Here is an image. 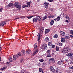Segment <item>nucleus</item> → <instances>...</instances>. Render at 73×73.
<instances>
[{
    "mask_svg": "<svg viewBox=\"0 0 73 73\" xmlns=\"http://www.w3.org/2000/svg\"><path fill=\"white\" fill-rule=\"evenodd\" d=\"M58 45H59V46H62V44L61 43H59Z\"/></svg>",
    "mask_w": 73,
    "mask_h": 73,
    "instance_id": "nucleus-40",
    "label": "nucleus"
},
{
    "mask_svg": "<svg viewBox=\"0 0 73 73\" xmlns=\"http://www.w3.org/2000/svg\"><path fill=\"white\" fill-rule=\"evenodd\" d=\"M66 61L67 62H68V60H67L66 59Z\"/></svg>",
    "mask_w": 73,
    "mask_h": 73,
    "instance_id": "nucleus-60",
    "label": "nucleus"
},
{
    "mask_svg": "<svg viewBox=\"0 0 73 73\" xmlns=\"http://www.w3.org/2000/svg\"><path fill=\"white\" fill-rule=\"evenodd\" d=\"M56 72H58V69L56 68Z\"/></svg>",
    "mask_w": 73,
    "mask_h": 73,
    "instance_id": "nucleus-46",
    "label": "nucleus"
},
{
    "mask_svg": "<svg viewBox=\"0 0 73 73\" xmlns=\"http://www.w3.org/2000/svg\"><path fill=\"white\" fill-rule=\"evenodd\" d=\"M55 21H59L60 20V16H58L56 18L54 19Z\"/></svg>",
    "mask_w": 73,
    "mask_h": 73,
    "instance_id": "nucleus-10",
    "label": "nucleus"
},
{
    "mask_svg": "<svg viewBox=\"0 0 73 73\" xmlns=\"http://www.w3.org/2000/svg\"><path fill=\"white\" fill-rule=\"evenodd\" d=\"M37 1L38 2H39V1H40V0H37Z\"/></svg>",
    "mask_w": 73,
    "mask_h": 73,
    "instance_id": "nucleus-64",
    "label": "nucleus"
},
{
    "mask_svg": "<svg viewBox=\"0 0 73 73\" xmlns=\"http://www.w3.org/2000/svg\"><path fill=\"white\" fill-rule=\"evenodd\" d=\"M54 23V21L52 20L51 21V22L50 23V24L51 25H53V23Z\"/></svg>",
    "mask_w": 73,
    "mask_h": 73,
    "instance_id": "nucleus-28",
    "label": "nucleus"
},
{
    "mask_svg": "<svg viewBox=\"0 0 73 73\" xmlns=\"http://www.w3.org/2000/svg\"><path fill=\"white\" fill-rule=\"evenodd\" d=\"M21 73H24V72H23V71H22L21 72Z\"/></svg>",
    "mask_w": 73,
    "mask_h": 73,
    "instance_id": "nucleus-58",
    "label": "nucleus"
},
{
    "mask_svg": "<svg viewBox=\"0 0 73 73\" xmlns=\"http://www.w3.org/2000/svg\"><path fill=\"white\" fill-rule=\"evenodd\" d=\"M1 23H0V27H1Z\"/></svg>",
    "mask_w": 73,
    "mask_h": 73,
    "instance_id": "nucleus-62",
    "label": "nucleus"
},
{
    "mask_svg": "<svg viewBox=\"0 0 73 73\" xmlns=\"http://www.w3.org/2000/svg\"><path fill=\"white\" fill-rule=\"evenodd\" d=\"M33 17V16H30V17H27V19H31V18H32Z\"/></svg>",
    "mask_w": 73,
    "mask_h": 73,
    "instance_id": "nucleus-42",
    "label": "nucleus"
},
{
    "mask_svg": "<svg viewBox=\"0 0 73 73\" xmlns=\"http://www.w3.org/2000/svg\"><path fill=\"white\" fill-rule=\"evenodd\" d=\"M70 36L71 37H72H72H73V35H70Z\"/></svg>",
    "mask_w": 73,
    "mask_h": 73,
    "instance_id": "nucleus-57",
    "label": "nucleus"
},
{
    "mask_svg": "<svg viewBox=\"0 0 73 73\" xmlns=\"http://www.w3.org/2000/svg\"><path fill=\"white\" fill-rule=\"evenodd\" d=\"M51 46L52 48H55V45L53 44L51 45Z\"/></svg>",
    "mask_w": 73,
    "mask_h": 73,
    "instance_id": "nucleus-44",
    "label": "nucleus"
},
{
    "mask_svg": "<svg viewBox=\"0 0 73 73\" xmlns=\"http://www.w3.org/2000/svg\"><path fill=\"white\" fill-rule=\"evenodd\" d=\"M50 51L49 50H47L46 51V54H50Z\"/></svg>",
    "mask_w": 73,
    "mask_h": 73,
    "instance_id": "nucleus-35",
    "label": "nucleus"
},
{
    "mask_svg": "<svg viewBox=\"0 0 73 73\" xmlns=\"http://www.w3.org/2000/svg\"><path fill=\"white\" fill-rule=\"evenodd\" d=\"M1 57H0V62L1 61Z\"/></svg>",
    "mask_w": 73,
    "mask_h": 73,
    "instance_id": "nucleus-63",
    "label": "nucleus"
},
{
    "mask_svg": "<svg viewBox=\"0 0 73 73\" xmlns=\"http://www.w3.org/2000/svg\"><path fill=\"white\" fill-rule=\"evenodd\" d=\"M38 52V50H37L35 51L33 53V55H35L36 53H37V52Z\"/></svg>",
    "mask_w": 73,
    "mask_h": 73,
    "instance_id": "nucleus-17",
    "label": "nucleus"
},
{
    "mask_svg": "<svg viewBox=\"0 0 73 73\" xmlns=\"http://www.w3.org/2000/svg\"><path fill=\"white\" fill-rule=\"evenodd\" d=\"M33 22L34 23H36L37 21V19L36 18H33Z\"/></svg>",
    "mask_w": 73,
    "mask_h": 73,
    "instance_id": "nucleus-21",
    "label": "nucleus"
},
{
    "mask_svg": "<svg viewBox=\"0 0 73 73\" xmlns=\"http://www.w3.org/2000/svg\"><path fill=\"white\" fill-rule=\"evenodd\" d=\"M42 18V20H45V19H47V16L45 15V16L43 17Z\"/></svg>",
    "mask_w": 73,
    "mask_h": 73,
    "instance_id": "nucleus-23",
    "label": "nucleus"
},
{
    "mask_svg": "<svg viewBox=\"0 0 73 73\" xmlns=\"http://www.w3.org/2000/svg\"><path fill=\"white\" fill-rule=\"evenodd\" d=\"M51 16L52 17V18H53V17H54V15H51Z\"/></svg>",
    "mask_w": 73,
    "mask_h": 73,
    "instance_id": "nucleus-55",
    "label": "nucleus"
},
{
    "mask_svg": "<svg viewBox=\"0 0 73 73\" xmlns=\"http://www.w3.org/2000/svg\"><path fill=\"white\" fill-rule=\"evenodd\" d=\"M13 6V4L12 3H9L8 5L7 6V8H10V7H12Z\"/></svg>",
    "mask_w": 73,
    "mask_h": 73,
    "instance_id": "nucleus-9",
    "label": "nucleus"
},
{
    "mask_svg": "<svg viewBox=\"0 0 73 73\" xmlns=\"http://www.w3.org/2000/svg\"><path fill=\"white\" fill-rule=\"evenodd\" d=\"M70 50V48H65L62 50V52L64 53H68Z\"/></svg>",
    "mask_w": 73,
    "mask_h": 73,
    "instance_id": "nucleus-3",
    "label": "nucleus"
},
{
    "mask_svg": "<svg viewBox=\"0 0 73 73\" xmlns=\"http://www.w3.org/2000/svg\"><path fill=\"white\" fill-rule=\"evenodd\" d=\"M47 54V56L48 57H51V56L50 55V54Z\"/></svg>",
    "mask_w": 73,
    "mask_h": 73,
    "instance_id": "nucleus-31",
    "label": "nucleus"
},
{
    "mask_svg": "<svg viewBox=\"0 0 73 73\" xmlns=\"http://www.w3.org/2000/svg\"><path fill=\"white\" fill-rule=\"evenodd\" d=\"M56 50L57 51H58V50H59V48L58 46H56Z\"/></svg>",
    "mask_w": 73,
    "mask_h": 73,
    "instance_id": "nucleus-39",
    "label": "nucleus"
},
{
    "mask_svg": "<svg viewBox=\"0 0 73 73\" xmlns=\"http://www.w3.org/2000/svg\"><path fill=\"white\" fill-rule=\"evenodd\" d=\"M50 70L51 72H54L55 69L52 66H51L50 67Z\"/></svg>",
    "mask_w": 73,
    "mask_h": 73,
    "instance_id": "nucleus-6",
    "label": "nucleus"
},
{
    "mask_svg": "<svg viewBox=\"0 0 73 73\" xmlns=\"http://www.w3.org/2000/svg\"><path fill=\"white\" fill-rule=\"evenodd\" d=\"M50 31V29H46L45 31V34H46H46H47L48 33V32H49Z\"/></svg>",
    "mask_w": 73,
    "mask_h": 73,
    "instance_id": "nucleus-11",
    "label": "nucleus"
},
{
    "mask_svg": "<svg viewBox=\"0 0 73 73\" xmlns=\"http://www.w3.org/2000/svg\"><path fill=\"white\" fill-rule=\"evenodd\" d=\"M48 1H49V2H53V0H47Z\"/></svg>",
    "mask_w": 73,
    "mask_h": 73,
    "instance_id": "nucleus-48",
    "label": "nucleus"
},
{
    "mask_svg": "<svg viewBox=\"0 0 73 73\" xmlns=\"http://www.w3.org/2000/svg\"><path fill=\"white\" fill-rule=\"evenodd\" d=\"M70 33H71V35H73V31L71 30L70 31Z\"/></svg>",
    "mask_w": 73,
    "mask_h": 73,
    "instance_id": "nucleus-43",
    "label": "nucleus"
},
{
    "mask_svg": "<svg viewBox=\"0 0 73 73\" xmlns=\"http://www.w3.org/2000/svg\"><path fill=\"white\" fill-rule=\"evenodd\" d=\"M23 54L21 52H19L16 55H15L13 56V60H16L17 58L20 57Z\"/></svg>",
    "mask_w": 73,
    "mask_h": 73,
    "instance_id": "nucleus-1",
    "label": "nucleus"
},
{
    "mask_svg": "<svg viewBox=\"0 0 73 73\" xmlns=\"http://www.w3.org/2000/svg\"><path fill=\"white\" fill-rule=\"evenodd\" d=\"M31 50H27L26 51V52L27 53H28V54H30V53H31Z\"/></svg>",
    "mask_w": 73,
    "mask_h": 73,
    "instance_id": "nucleus-20",
    "label": "nucleus"
},
{
    "mask_svg": "<svg viewBox=\"0 0 73 73\" xmlns=\"http://www.w3.org/2000/svg\"><path fill=\"white\" fill-rule=\"evenodd\" d=\"M37 37H38V43L40 42V34L38 33L37 35Z\"/></svg>",
    "mask_w": 73,
    "mask_h": 73,
    "instance_id": "nucleus-7",
    "label": "nucleus"
},
{
    "mask_svg": "<svg viewBox=\"0 0 73 73\" xmlns=\"http://www.w3.org/2000/svg\"><path fill=\"white\" fill-rule=\"evenodd\" d=\"M36 19H37L38 21H41V18H40L38 16H36Z\"/></svg>",
    "mask_w": 73,
    "mask_h": 73,
    "instance_id": "nucleus-15",
    "label": "nucleus"
},
{
    "mask_svg": "<svg viewBox=\"0 0 73 73\" xmlns=\"http://www.w3.org/2000/svg\"><path fill=\"white\" fill-rule=\"evenodd\" d=\"M67 17V15H64V17H65V18H66Z\"/></svg>",
    "mask_w": 73,
    "mask_h": 73,
    "instance_id": "nucleus-54",
    "label": "nucleus"
},
{
    "mask_svg": "<svg viewBox=\"0 0 73 73\" xmlns=\"http://www.w3.org/2000/svg\"><path fill=\"white\" fill-rule=\"evenodd\" d=\"M21 19H24V18H25V17L24 16H22V17H21Z\"/></svg>",
    "mask_w": 73,
    "mask_h": 73,
    "instance_id": "nucleus-51",
    "label": "nucleus"
},
{
    "mask_svg": "<svg viewBox=\"0 0 73 73\" xmlns=\"http://www.w3.org/2000/svg\"><path fill=\"white\" fill-rule=\"evenodd\" d=\"M5 69H6V67H4L3 68H2L1 69V70H4Z\"/></svg>",
    "mask_w": 73,
    "mask_h": 73,
    "instance_id": "nucleus-30",
    "label": "nucleus"
},
{
    "mask_svg": "<svg viewBox=\"0 0 73 73\" xmlns=\"http://www.w3.org/2000/svg\"><path fill=\"white\" fill-rule=\"evenodd\" d=\"M37 44L36 43L35 44L34 46V49H36L37 48Z\"/></svg>",
    "mask_w": 73,
    "mask_h": 73,
    "instance_id": "nucleus-27",
    "label": "nucleus"
},
{
    "mask_svg": "<svg viewBox=\"0 0 73 73\" xmlns=\"http://www.w3.org/2000/svg\"><path fill=\"white\" fill-rule=\"evenodd\" d=\"M65 18V19H66L68 20H70V18H69V17H68V16H67Z\"/></svg>",
    "mask_w": 73,
    "mask_h": 73,
    "instance_id": "nucleus-41",
    "label": "nucleus"
},
{
    "mask_svg": "<svg viewBox=\"0 0 73 73\" xmlns=\"http://www.w3.org/2000/svg\"><path fill=\"white\" fill-rule=\"evenodd\" d=\"M21 52L22 53L24 54L25 53V50H23L21 51Z\"/></svg>",
    "mask_w": 73,
    "mask_h": 73,
    "instance_id": "nucleus-38",
    "label": "nucleus"
},
{
    "mask_svg": "<svg viewBox=\"0 0 73 73\" xmlns=\"http://www.w3.org/2000/svg\"><path fill=\"white\" fill-rule=\"evenodd\" d=\"M64 38L66 39V40H67L68 39H69L70 38V37H69V36H66L64 37Z\"/></svg>",
    "mask_w": 73,
    "mask_h": 73,
    "instance_id": "nucleus-26",
    "label": "nucleus"
},
{
    "mask_svg": "<svg viewBox=\"0 0 73 73\" xmlns=\"http://www.w3.org/2000/svg\"><path fill=\"white\" fill-rule=\"evenodd\" d=\"M43 31H44V29L43 28H42L40 29V31H39V33H40L41 34L42 33V32H43Z\"/></svg>",
    "mask_w": 73,
    "mask_h": 73,
    "instance_id": "nucleus-19",
    "label": "nucleus"
},
{
    "mask_svg": "<svg viewBox=\"0 0 73 73\" xmlns=\"http://www.w3.org/2000/svg\"><path fill=\"white\" fill-rule=\"evenodd\" d=\"M9 62H12V58L11 57H9Z\"/></svg>",
    "mask_w": 73,
    "mask_h": 73,
    "instance_id": "nucleus-22",
    "label": "nucleus"
},
{
    "mask_svg": "<svg viewBox=\"0 0 73 73\" xmlns=\"http://www.w3.org/2000/svg\"><path fill=\"white\" fill-rule=\"evenodd\" d=\"M27 7H28V6L27 5H24L23 6V7L24 8H25Z\"/></svg>",
    "mask_w": 73,
    "mask_h": 73,
    "instance_id": "nucleus-34",
    "label": "nucleus"
},
{
    "mask_svg": "<svg viewBox=\"0 0 73 73\" xmlns=\"http://www.w3.org/2000/svg\"><path fill=\"white\" fill-rule=\"evenodd\" d=\"M1 25H2V26H4L6 24V23L5 21H3L1 22Z\"/></svg>",
    "mask_w": 73,
    "mask_h": 73,
    "instance_id": "nucleus-14",
    "label": "nucleus"
},
{
    "mask_svg": "<svg viewBox=\"0 0 73 73\" xmlns=\"http://www.w3.org/2000/svg\"><path fill=\"white\" fill-rule=\"evenodd\" d=\"M3 9L1 8L0 9V12H1L3 11Z\"/></svg>",
    "mask_w": 73,
    "mask_h": 73,
    "instance_id": "nucleus-45",
    "label": "nucleus"
},
{
    "mask_svg": "<svg viewBox=\"0 0 73 73\" xmlns=\"http://www.w3.org/2000/svg\"><path fill=\"white\" fill-rule=\"evenodd\" d=\"M44 4L46 5V6H48L49 5V3L47 2H45L44 3Z\"/></svg>",
    "mask_w": 73,
    "mask_h": 73,
    "instance_id": "nucleus-29",
    "label": "nucleus"
},
{
    "mask_svg": "<svg viewBox=\"0 0 73 73\" xmlns=\"http://www.w3.org/2000/svg\"><path fill=\"white\" fill-rule=\"evenodd\" d=\"M49 10H50V11H53V9H49Z\"/></svg>",
    "mask_w": 73,
    "mask_h": 73,
    "instance_id": "nucleus-56",
    "label": "nucleus"
},
{
    "mask_svg": "<svg viewBox=\"0 0 73 73\" xmlns=\"http://www.w3.org/2000/svg\"><path fill=\"white\" fill-rule=\"evenodd\" d=\"M20 2H16L15 3V7L19 10L21 9V5H20Z\"/></svg>",
    "mask_w": 73,
    "mask_h": 73,
    "instance_id": "nucleus-2",
    "label": "nucleus"
},
{
    "mask_svg": "<svg viewBox=\"0 0 73 73\" xmlns=\"http://www.w3.org/2000/svg\"><path fill=\"white\" fill-rule=\"evenodd\" d=\"M68 21H68V20H66L65 21V22H66V23H68Z\"/></svg>",
    "mask_w": 73,
    "mask_h": 73,
    "instance_id": "nucleus-53",
    "label": "nucleus"
},
{
    "mask_svg": "<svg viewBox=\"0 0 73 73\" xmlns=\"http://www.w3.org/2000/svg\"><path fill=\"white\" fill-rule=\"evenodd\" d=\"M31 2H28L27 3V4L28 6V7H30V6H31V5H30L31 4Z\"/></svg>",
    "mask_w": 73,
    "mask_h": 73,
    "instance_id": "nucleus-32",
    "label": "nucleus"
},
{
    "mask_svg": "<svg viewBox=\"0 0 73 73\" xmlns=\"http://www.w3.org/2000/svg\"><path fill=\"white\" fill-rule=\"evenodd\" d=\"M45 7L46 9H48V6H46Z\"/></svg>",
    "mask_w": 73,
    "mask_h": 73,
    "instance_id": "nucleus-52",
    "label": "nucleus"
},
{
    "mask_svg": "<svg viewBox=\"0 0 73 73\" xmlns=\"http://www.w3.org/2000/svg\"><path fill=\"white\" fill-rule=\"evenodd\" d=\"M47 48V44L46 43H44L42 46V49L43 50H46Z\"/></svg>",
    "mask_w": 73,
    "mask_h": 73,
    "instance_id": "nucleus-4",
    "label": "nucleus"
},
{
    "mask_svg": "<svg viewBox=\"0 0 73 73\" xmlns=\"http://www.w3.org/2000/svg\"><path fill=\"white\" fill-rule=\"evenodd\" d=\"M48 18H52V15H49L48 16Z\"/></svg>",
    "mask_w": 73,
    "mask_h": 73,
    "instance_id": "nucleus-49",
    "label": "nucleus"
},
{
    "mask_svg": "<svg viewBox=\"0 0 73 73\" xmlns=\"http://www.w3.org/2000/svg\"><path fill=\"white\" fill-rule=\"evenodd\" d=\"M64 62V60H61L57 62L58 65H61V64H63Z\"/></svg>",
    "mask_w": 73,
    "mask_h": 73,
    "instance_id": "nucleus-5",
    "label": "nucleus"
},
{
    "mask_svg": "<svg viewBox=\"0 0 73 73\" xmlns=\"http://www.w3.org/2000/svg\"><path fill=\"white\" fill-rule=\"evenodd\" d=\"M39 71L42 73H44V71H42V69L41 68H39Z\"/></svg>",
    "mask_w": 73,
    "mask_h": 73,
    "instance_id": "nucleus-18",
    "label": "nucleus"
},
{
    "mask_svg": "<svg viewBox=\"0 0 73 73\" xmlns=\"http://www.w3.org/2000/svg\"><path fill=\"white\" fill-rule=\"evenodd\" d=\"M60 33L61 34V35H62V36H65V32H64V31H61L60 32Z\"/></svg>",
    "mask_w": 73,
    "mask_h": 73,
    "instance_id": "nucleus-12",
    "label": "nucleus"
},
{
    "mask_svg": "<svg viewBox=\"0 0 73 73\" xmlns=\"http://www.w3.org/2000/svg\"><path fill=\"white\" fill-rule=\"evenodd\" d=\"M49 61L51 62H54V58H53L50 59Z\"/></svg>",
    "mask_w": 73,
    "mask_h": 73,
    "instance_id": "nucleus-16",
    "label": "nucleus"
},
{
    "mask_svg": "<svg viewBox=\"0 0 73 73\" xmlns=\"http://www.w3.org/2000/svg\"><path fill=\"white\" fill-rule=\"evenodd\" d=\"M41 65V63L40 62L38 63L37 64L38 66H40Z\"/></svg>",
    "mask_w": 73,
    "mask_h": 73,
    "instance_id": "nucleus-47",
    "label": "nucleus"
},
{
    "mask_svg": "<svg viewBox=\"0 0 73 73\" xmlns=\"http://www.w3.org/2000/svg\"><path fill=\"white\" fill-rule=\"evenodd\" d=\"M61 40L62 42H65V38H61Z\"/></svg>",
    "mask_w": 73,
    "mask_h": 73,
    "instance_id": "nucleus-13",
    "label": "nucleus"
},
{
    "mask_svg": "<svg viewBox=\"0 0 73 73\" xmlns=\"http://www.w3.org/2000/svg\"><path fill=\"white\" fill-rule=\"evenodd\" d=\"M73 53L72 52H70L66 54V56L68 57H71L72 56H73Z\"/></svg>",
    "mask_w": 73,
    "mask_h": 73,
    "instance_id": "nucleus-8",
    "label": "nucleus"
},
{
    "mask_svg": "<svg viewBox=\"0 0 73 73\" xmlns=\"http://www.w3.org/2000/svg\"><path fill=\"white\" fill-rule=\"evenodd\" d=\"M46 65V64L45 63L43 62L42 63V66H43L45 67Z\"/></svg>",
    "mask_w": 73,
    "mask_h": 73,
    "instance_id": "nucleus-36",
    "label": "nucleus"
},
{
    "mask_svg": "<svg viewBox=\"0 0 73 73\" xmlns=\"http://www.w3.org/2000/svg\"><path fill=\"white\" fill-rule=\"evenodd\" d=\"M45 41H49V38L48 37H47L45 38Z\"/></svg>",
    "mask_w": 73,
    "mask_h": 73,
    "instance_id": "nucleus-37",
    "label": "nucleus"
},
{
    "mask_svg": "<svg viewBox=\"0 0 73 73\" xmlns=\"http://www.w3.org/2000/svg\"><path fill=\"white\" fill-rule=\"evenodd\" d=\"M44 61H45V60L42 59H40L39 60V61H40V62H44Z\"/></svg>",
    "mask_w": 73,
    "mask_h": 73,
    "instance_id": "nucleus-33",
    "label": "nucleus"
},
{
    "mask_svg": "<svg viewBox=\"0 0 73 73\" xmlns=\"http://www.w3.org/2000/svg\"><path fill=\"white\" fill-rule=\"evenodd\" d=\"M52 44V43L51 42H48V45L49 46H50Z\"/></svg>",
    "mask_w": 73,
    "mask_h": 73,
    "instance_id": "nucleus-24",
    "label": "nucleus"
},
{
    "mask_svg": "<svg viewBox=\"0 0 73 73\" xmlns=\"http://www.w3.org/2000/svg\"><path fill=\"white\" fill-rule=\"evenodd\" d=\"M23 60H24V58H22L21 60V62H22V61H23Z\"/></svg>",
    "mask_w": 73,
    "mask_h": 73,
    "instance_id": "nucleus-50",
    "label": "nucleus"
},
{
    "mask_svg": "<svg viewBox=\"0 0 73 73\" xmlns=\"http://www.w3.org/2000/svg\"><path fill=\"white\" fill-rule=\"evenodd\" d=\"M72 69L73 70V66L72 67Z\"/></svg>",
    "mask_w": 73,
    "mask_h": 73,
    "instance_id": "nucleus-59",
    "label": "nucleus"
},
{
    "mask_svg": "<svg viewBox=\"0 0 73 73\" xmlns=\"http://www.w3.org/2000/svg\"><path fill=\"white\" fill-rule=\"evenodd\" d=\"M53 37L54 38H57L58 37V35L57 34L54 35L53 36Z\"/></svg>",
    "mask_w": 73,
    "mask_h": 73,
    "instance_id": "nucleus-25",
    "label": "nucleus"
},
{
    "mask_svg": "<svg viewBox=\"0 0 73 73\" xmlns=\"http://www.w3.org/2000/svg\"><path fill=\"white\" fill-rule=\"evenodd\" d=\"M1 50V48L0 46V51Z\"/></svg>",
    "mask_w": 73,
    "mask_h": 73,
    "instance_id": "nucleus-61",
    "label": "nucleus"
}]
</instances>
